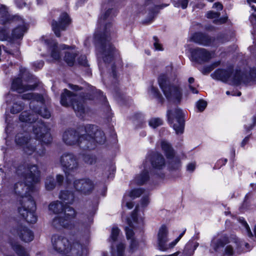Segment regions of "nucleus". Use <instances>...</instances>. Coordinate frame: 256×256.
Here are the masks:
<instances>
[{
  "mask_svg": "<svg viewBox=\"0 0 256 256\" xmlns=\"http://www.w3.org/2000/svg\"><path fill=\"white\" fill-rule=\"evenodd\" d=\"M137 208H136L135 210L132 214L130 218H127V223L130 226V228L126 227V238L128 240H130V250L132 252L137 246V242L134 238V232L132 230L134 226L132 224L133 221L134 222H136L137 221Z\"/></svg>",
  "mask_w": 256,
  "mask_h": 256,
  "instance_id": "obj_16",
  "label": "nucleus"
},
{
  "mask_svg": "<svg viewBox=\"0 0 256 256\" xmlns=\"http://www.w3.org/2000/svg\"><path fill=\"white\" fill-rule=\"evenodd\" d=\"M168 234L167 228L165 226H162L160 228L158 234V244L159 248L161 250L164 251L168 249L166 244L168 240Z\"/></svg>",
  "mask_w": 256,
  "mask_h": 256,
  "instance_id": "obj_20",
  "label": "nucleus"
},
{
  "mask_svg": "<svg viewBox=\"0 0 256 256\" xmlns=\"http://www.w3.org/2000/svg\"><path fill=\"white\" fill-rule=\"evenodd\" d=\"M84 136H81L80 132L72 129L66 130L62 134V140L66 144L72 146L78 144L83 149H88L90 148L88 143L86 140V144H84L82 138Z\"/></svg>",
  "mask_w": 256,
  "mask_h": 256,
  "instance_id": "obj_11",
  "label": "nucleus"
},
{
  "mask_svg": "<svg viewBox=\"0 0 256 256\" xmlns=\"http://www.w3.org/2000/svg\"><path fill=\"white\" fill-rule=\"evenodd\" d=\"M44 43L51 49V56L55 60H59L60 58V52L57 46V43L53 40L46 39Z\"/></svg>",
  "mask_w": 256,
  "mask_h": 256,
  "instance_id": "obj_25",
  "label": "nucleus"
},
{
  "mask_svg": "<svg viewBox=\"0 0 256 256\" xmlns=\"http://www.w3.org/2000/svg\"><path fill=\"white\" fill-rule=\"evenodd\" d=\"M84 160L87 164H92L96 162V159L94 156L88 154L84 156Z\"/></svg>",
  "mask_w": 256,
  "mask_h": 256,
  "instance_id": "obj_45",
  "label": "nucleus"
},
{
  "mask_svg": "<svg viewBox=\"0 0 256 256\" xmlns=\"http://www.w3.org/2000/svg\"><path fill=\"white\" fill-rule=\"evenodd\" d=\"M188 4V0H178L174 2V6L176 7L181 6L183 9L186 8Z\"/></svg>",
  "mask_w": 256,
  "mask_h": 256,
  "instance_id": "obj_46",
  "label": "nucleus"
},
{
  "mask_svg": "<svg viewBox=\"0 0 256 256\" xmlns=\"http://www.w3.org/2000/svg\"><path fill=\"white\" fill-rule=\"evenodd\" d=\"M33 132L36 138L44 144H48L52 142V138L49 130L42 121H38L34 124Z\"/></svg>",
  "mask_w": 256,
  "mask_h": 256,
  "instance_id": "obj_13",
  "label": "nucleus"
},
{
  "mask_svg": "<svg viewBox=\"0 0 256 256\" xmlns=\"http://www.w3.org/2000/svg\"><path fill=\"white\" fill-rule=\"evenodd\" d=\"M78 61V63L81 65H82L84 66H88V62L85 56H82L80 58H79Z\"/></svg>",
  "mask_w": 256,
  "mask_h": 256,
  "instance_id": "obj_52",
  "label": "nucleus"
},
{
  "mask_svg": "<svg viewBox=\"0 0 256 256\" xmlns=\"http://www.w3.org/2000/svg\"><path fill=\"white\" fill-rule=\"evenodd\" d=\"M167 115L168 122L172 124L177 134L182 133L184 129V120L182 111L178 108H176L168 110Z\"/></svg>",
  "mask_w": 256,
  "mask_h": 256,
  "instance_id": "obj_12",
  "label": "nucleus"
},
{
  "mask_svg": "<svg viewBox=\"0 0 256 256\" xmlns=\"http://www.w3.org/2000/svg\"><path fill=\"white\" fill-rule=\"evenodd\" d=\"M242 224L243 226H244L248 236L249 237L252 236V234L250 230V229L248 225L246 223V222L244 220H242Z\"/></svg>",
  "mask_w": 256,
  "mask_h": 256,
  "instance_id": "obj_51",
  "label": "nucleus"
},
{
  "mask_svg": "<svg viewBox=\"0 0 256 256\" xmlns=\"http://www.w3.org/2000/svg\"><path fill=\"white\" fill-rule=\"evenodd\" d=\"M48 209L54 214H60L52 220V224L54 227L68 229H72L74 227L72 220L76 216V212L73 208L64 206L62 202L56 200L49 204Z\"/></svg>",
  "mask_w": 256,
  "mask_h": 256,
  "instance_id": "obj_3",
  "label": "nucleus"
},
{
  "mask_svg": "<svg viewBox=\"0 0 256 256\" xmlns=\"http://www.w3.org/2000/svg\"><path fill=\"white\" fill-rule=\"evenodd\" d=\"M148 92L150 95L158 98L160 99L162 98V94L158 90V88L153 85H152L148 90Z\"/></svg>",
  "mask_w": 256,
  "mask_h": 256,
  "instance_id": "obj_38",
  "label": "nucleus"
},
{
  "mask_svg": "<svg viewBox=\"0 0 256 256\" xmlns=\"http://www.w3.org/2000/svg\"><path fill=\"white\" fill-rule=\"evenodd\" d=\"M189 88L191 90L192 93L194 94H198V90L196 89L194 87L192 86L191 85H189Z\"/></svg>",
  "mask_w": 256,
  "mask_h": 256,
  "instance_id": "obj_64",
  "label": "nucleus"
},
{
  "mask_svg": "<svg viewBox=\"0 0 256 256\" xmlns=\"http://www.w3.org/2000/svg\"><path fill=\"white\" fill-rule=\"evenodd\" d=\"M70 88L76 91L81 90V88L76 85L70 84Z\"/></svg>",
  "mask_w": 256,
  "mask_h": 256,
  "instance_id": "obj_62",
  "label": "nucleus"
},
{
  "mask_svg": "<svg viewBox=\"0 0 256 256\" xmlns=\"http://www.w3.org/2000/svg\"><path fill=\"white\" fill-rule=\"evenodd\" d=\"M18 234L22 240L25 242H29L32 240L34 235L31 230L26 228H21L18 230Z\"/></svg>",
  "mask_w": 256,
  "mask_h": 256,
  "instance_id": "obj_28",
  "label": "nucleus"
},
{
  "mask_svg": "<svg viewBox=\"0 0 256 256\" xmlns=\"http://www.w3.org/2000/svg\"><path fill=\"white\" fill-rule=\"evenodd\" d=\"M54 249L60 253L86 256L87 250L78 242L72 244L66 237L62 235H54L52 238Z\"/></svg>",
  "mask_w": 256,
  "mask_h": 256,
  "instance_id": "obj_6",
  "label": "nucleus"
},
{
  "mask_svg": "<svg viewBox=\"0 0 256 256\" xmlns=\"http://www.w3.org/2000/svg\"><path fill=\"white\" fill-rule=\"evenodd\" d=\"M195 168V164L193 163L189 164L187 166V170L188 171L192 172Z\"/></svg>",
  "mask_w": 256,
  "mask_h": 256,
  "instance_id": "obj_59",
  "label": "nucleus"
},
{
  "mask_svg": "<svg viewBox=\"0 0 256 256\" xmlns=\"http://www.w3.org/2000/svg\"><path fill=\"white\" fill-rule=\"evenodd\" d=\"M220 64V62L218 61L212 64L211 65L206 66L205 68L206 72L208 73L210 72L214 68L218 66Z\"/></svg>",
  "mask_w": 256,
  "mask_h": 256,
  "instance_id": "obj_50",
  "label": "nucleus"
},
{
  "mask_svg": "<svg viewBox=\"0 0 256 256\" xmlns=\"http://www.w3.org/2000/svg\"><path fill=\"white\" fill-rule=\"evenodd\" d=\"M228 243H231L230 245H228L226 246L225 249V254L228 256H232L233 254V248H235L238 250V252L240 251V247L243 245L242 242H240L239 240L236 238H234L231 241L229 240Z\"/></svg>",
  "mask_w": 256,
  "mask_h": 256,
  "instance_id": "obj_27",
  "label": "nucleus"
},
{
  "mask_svg": "<svg viewBox=\"0 0 256 256\" xmlns=\"http://www.w3.org/2000/svg\"><path fill=\"white\" fill-rule=\"evenodd\" d=\"M154 48L156 50H162V47L160 44L158 42V40L156 36L154 37Z\"/></svg>",
  "mask_w": 256,
  "mask_h": 256,
  "instance_id": "obj_53",
  "label": "nucleus"
},
{
  "mask_svg": "<svg viewBox=\"0 0 256 256\" xmlns=\"http://www.w3.org/2000/svg\"><path fill=\"white\" fill-rule=\"evenodd\" d=\"M106 139V138L104 132L98 128L97 130L94 132L93 140H94L100 144H103L104 143Z\"/></svg>",
  "mask_w": 256,
  "mask_h": 256,
  "instance_id": "obj_33",
  "label": "nucleus"
},
{
  "mask_svg": "<svg viewBox=\"0 0 256 256\" xmlns=\"http://www.w3.org/2000/svg\"><path fill=\"white\" fill-rule=\"evenodd\" d=\"M192 38L194 42L204 46H209L212 42L208 36L200 32L196 33Z\"/></svg>",
  "mask_w": 256,
  "mask_h": 256,
  "instance_id": "obj_24",
  "label": "nucleus"
},
{
  "mask_svg": "<svg viewBox=\"0 0 256 256\" xmlns=\"http://www.w3.org/2000/svg\"><path fill=\"white\" fill-rule=\"evenodd\" d=\"M22 98L24 100H31L30 103V108H32V104H34L35 102H40L41 104L44 102L43 96L39 94H36L32 92L26 93L22 96Z\"/></svg>",
  "mask_w": 256,
  "mask_h": 256,
  "instance_id": "obj_26",
  "label": "nucleus"
},
{
  "mask_svg": "<svg viewBox=\"0 0 256 256\" xmlns=\"http://www.w3.org/2000/svg\"><path fill=\"white\" fill-rule=\"evenodd\" d=\"M178 242V240H177L176 239L174 242L170 243L168 245V246H167V247L168 248H173Z\"/></svg>",
  "mask_w": 256,
  "mask_h": 256,
  "instance_id": "obj_63",
  "label": "nucleus"
},
{
  "mask_svg": "<svg viewBox=\"0 0 256 256\" xmlns=\"http://www.w3.org/2000/svg\"><path fill=\"white\" fill-rule=\"evenodd\" d=\"M24 108L23 103L18 100H16L13 104L10 109L12 114H17L20 112Z\"/></svg>",
  "mask_w": 256,
  "mask_h": 256,
  "instance_id": "obj_35",
  "label": "nucleus"
},
{
  "mask_svg": "<svg viewBox=\"0 0 256 256\" xmlns=\"http://www.w3.org/2000/svg\"><path fill=\"white\" fill-rule=\"evenodd\" d=\"M112 8H108L99 18L98 23L100 26L94 34V41L98 56L105 62H109L118 52L110 43V24L107 22Z\"/></svg>",
  "mask_w": 256,
  "mask_h": 256,
  "instance_id": "obj_2",
  "label": "nucleus"
},
{
  "mask_svg": "<svg viewBox=\"0 0 256 256\" xmlns=\"http://www.w3.org/2000/svg\"><path fill=\"white\" fill-rule=\"evenodd\" d=\"M16 144L23 148L24 153L28 155L34 154L38 160L45 156L46 150L42 144L37 140L30 138L27 133H18L15 138Z\"/></svg>",
  "mask_w": 256,
  "mask_h": 256,
  "instance_id": "obj_7",
  "label": "nucleus"
},
{
  "mask_svg": "<svg viewBox=\"0 0 256 256\" xmlns=\"http://www.w3.org/2000/svg\"><path fill=\"white\" fill-rule=\"evenodd\" d=\"M35 86L33 85H24L20 78L14 80L12 84V89L18 93H23L29 90H34Z\"/></svg>",
  "mask_w": 256,
  "mask_h": 256,
  "instance_id": "obj_22",
  "label": "nucleus"
},
{
  "mask_svg": "<svg viewBox=\"0 0 256 256\" xmlns=\"http://www.w3.org/2000/svg\"><path fill=\"white\" fill-rule=\"evenodd\" d=\"M112 0H108V3L106 2V0L102 4V8L106 10L108 8V6H110L112 4Z\"/></svg>",
  "mask_w": 256,
  "mask_h": 256,
  "instance_id": "obj_61",
  "label": "nucleus"
},
{
  "mask_svg": "<svg viewBox=\"0 0 256 256\" xmlns=\"http://www.w3.org/2000/svg\"><path fill=\"white\" fill-rule=\"evenodd\" d=\"M19 21L18 26L12 32L14 38H20L23 36L26 30L24 20L18 16H12L10 14L8 8L4 5L0 6V24H6L10 22Z\"/></svg>",
  "mask_w": 256,
  "mask_h": 256,
  "instance_id": "obj_8",
  "label": "nucleus"
},
{
  "mask_svg": "<svg viewBox=\"0 0 256 256\" xmlns=\"http://www.w3.org/2000/svg\"><path fill=\"white\" fill-rule=\"evenodd\" d=\"M162 124V121L159 118H152L149 121V125L153 128H156Z\"/></svg>",
  "mask_w": 256,
  "mask_h": 256,
  "instance_id": "obj_41",
  "label": "nucleus"
},
{
  "mask_svg": "<svg viewBox=\"0 0 256 256\" xmlns=\"http://www.w3.org/2000/svg\"><path fill=\"white\" fill-rule=\"evenodd\" d=\"M212 8H216L218 10H222L223 6L220 3L216 2L214 4Z\"/></svg>",
  "mask_w": 256,
  "mask_h": 256,
  "instance_id": "obj_57",
  "label": "nucleus"
},
{
  "mask_svg": "<svg viewBox=\"0 0 256 256\" xmlns=\"http://www.w3.org/2000/svg\"><path fill=\"white\" fill-rule=\"evenodd\" d=\"M220 13L219 12H214L213 11H209L206 14V16L208 18H219Z\"/></svg>",
  "mask_w": 256,
  "mask_h": 256,
  "instance_id": "obj_48",
  "label": "nucleus"
},
{
  "mask_svg": "<svg viewBox=\"0 0 256 256\" xmlns=\"http://www.w3.org/2000/svg\"><path fill=\"white\" fill-rule=\"evenodd\" d=\"M2 48L4 53L12 54H14V53H16L18 52V46H14V45L11 43L9 44L8 48L2 46Z\"/></svg>",
  "mask_w": 256,
  "mask_h": 256,
  "instance_id": "obj_39",
  "label": "nucleus"
},
{
  "mask_svg": "<svg viewBox=\"0 0 256 256\" xmlns=\"http://www.w3.org/2000/svg\"><path fill=\"white\" fill-rule=\"evenodd\" d=\"M56 186L54 179L53 177L48 176L45 182V187L46 190H52Z\"/></svg>",
  "mask_w": 256,
  "mask_h": 256,
  "instance_id": "obj_37",
  "label": "nucleus"
},
{
  "mask_svg": "<svg viewBox=\"0 0 256 256\" xmlns=\"http://www.w3.org/2000/svg\"><path fill=\"white\" fill-rule=\"evenodd\" d=\"M148 203V196H144L142 200V204L144 206H146Z\"/></svg>",
  "mask_w": 256,
  "mask_h": 256,
  "instance_id": "obj_60",
  "label": "nucleus"
},
{
  "mask_svg": "<svg viewBox=\"0 0 256 256\" xmlns=\"http://www.w3.org/2000/svg\"><path fill=\"white\" fill-rule=\"evenodd\" d=\"M14 250L17 253L18 256H28L25 250L17 243L12 244Z\"/></svg>",
  "mask_w": 256,
  "mask_h": 256,
  "instance_id": "obj_36",
  "label": "nucleus"
},
{
  "mask_svg": "<svg viewBox=\"0 0 256 256\" xmlns=\"http://www.w3.org/2000/svg\"><path fill=\"white\" fill-rule=\"evenodd\" d=\"M59 198L66 204H72L74 201V194L72 192L63 190L60 192Z\"/></svg>",
  "mask_w": 256,
  "mask_h": 256,
  "instance_id": "obj_30",
  "label": "nucleus"
},
{
  "mask_svg": "<svg viewBox=\"0 0 256 256\" xmlns=\"http://www.w3.org/2000/svg\"><path fill=\"white\" fill-rule=\"evenodd\" d=\"M64 60L70 66L74 65L75 62V58L76 56V52L73 50H70L64 52Z\"/></svg>",
  "mask_w": 256,
  "mask_h": 256,
  "instance_id": "obj_31",
  "label": "nucleus"
},
{
  "mask_svg": "<svg viewBox=\"0 0 256 256\" xmlns=\"http://www.w3.org/2000/svg\"><path fill=\"white\" fill-rule=\"evenodd\" d=\"M124 246L122 244H120L117 246L116 251L113 254L114 256H124Z\"/></svg>",
  "mask_w": 256,
  "mask_h": 256,
  "instance_id": "obj_42",
  "label": "nucleus"
},
{
  "mask_svg": "<svg viewBox=\"0 0 256 256\" xmlns=\"http://www.w3.org/2000/svg\"><path fill=\"white\" fill-rule=\"evenodd\" d=\"M130 197L127 194H125L124 196L122 206H124V204L128 209H131L134 206V204L132 202H129V198Z\"/></svg>",
  "mask_w": 256,
  "mask_h": 256,
  "instance_id": "obj_43",
  "label": "nucleus"
},
{
  "mask_svg": "<svg viewBox=\"0 0 256 256\" xmlns=\"http://www.w3.org/2000/svg\"><path fill=\"white\" fill-rule=\"evenodd\" d=\"M158 85L168 100L180 102L182 97V90L180 82L176 76H168L161 74L158 78Z\"/></svg>",
  "mask_w": 256,
  "mask_h": 256,
  "instance_id": "obj_4",
  "label": "nucleus"
},
{
  "mask_svg": "<svg viewBox=\"0 0 256 256\" xmlns=\"http://www.w3.org/2000/svg\"><path fill=\"white\" fill-rule=\"evenodd\" d=\"M120 232V230L118 228L114 226L112 228L110 238L112 241L114 242L116 240Z\"/></svg>",
  "mask_w": 256,
  "mask_h": 256,
  "instance_id": "obj_44",
  "label": "nucleus"
},
{
  "mask_svg": "<svg viewBox=\"0 0 256 256\" xmlns=\"http://www.w3.org/2000/svg\"><path fill=\"white\" fill-rule=\"evenodd\" d=\"M147 160L150 162L152 167L156 170H162L165 167V160L164 156L160 154L157 152L152 153L146 158V162L144 164V167L146 169V163Z\"/></svg>",
  "mask_w": 256,
  "mask_h": 256,
  "instance_id": "obj_19",
  "label": "nucleus"
},
{
  "mask_svg": "<svg viewBox=\"0 0 256 256\" xmlns=\"http://www.w3.org/2000/svg\"><path fill=\"white\" fill-rule=\"evenodd\" d=\"M70 22V18L66 13H63L60 15L58 22L54 20L52 22V30L58 37L60 36V31L64 30Z\"/></svg>",
  "mask_w": 256,
  "mask_h": 256,
  "instance_id": "obj_18",
  "label": "nucleus"
},
{
  "mask_svg": "<svg viewBox=\"0 0 256 256\" xmlns=\"http://www.w3.org/2000/svg\"><path fill=\"white\" fill-rule=\"evenodd\" d=\"M32 112L25 111L22 112L20 116V120L22 122L32 123L35 122L38 117V114L42 117L48 118L50 116V112L45 108H42L40 110L33 108Z\"/></svg>",
  "mask_w": 256,
  "mask_h": 256,
  "instance_id": "obj_14",
  "label": "nucleus"
},
{
  "mask_svg": "<svg viewBox=\"0 0 256 256\" xmlns=\"http://www.w3.org/2000/svg\"><path fill=\"white\" fill-rule=\"evenodd\" d=\"M16 2L17 6L20 8H22L26 5V3L23 0H16Z\"/></svg>",
  "mask_w": 256,
  "mask_h": 256,
  "instance_id": "obj_56",
  "label": "nucleus"
},
{
  "mask_svg": "<svg viewBox=\"0 0 256 256\" xmlns=\"http://www.w3.org/2000/svg\"><path fill=\"white\" fill-rule=\"evenodd\" d=\"M228 19L227 16L221 18L219 19H216L214 20V22L216 24H222L225 23Z\"/></svg>",
  "mask_w": 256,
  "mask_h": 256,
  "instance_id": "obj_54",
  "label": "nucleus"
},
{
  "mask_svg": "<svg viewBox=\"0 0 256 256\" xmlns=\"http://www.w3.org/2000/svg\"><path fill=\"white\" fill-rule=\"evenodd\" d=\"M192 60L199 64L206 62L213 58V54L204 48H196L191 51Z\"/></svg>",
  "mask_w": 256,
  "mask_h": 256,
  "instance_id": "obj_17",
  "label": "nucleus"
},
{
  "mask_svg": "<svg viewBox=\"0 0 256 256\" xmlns=\"http://www.w3.org/2000/svg\"><path fill=\"white\" fill-rule=\"evenodd\" d=\"M149 179L148 172L144 170L142 174L136 178V181L138 184H143Z\"/></svg>",
  "mask_w": 256,
  "mask_h": 256,
  "instance_id": "obj_34",
  "label": "nucleus"
},
{
  "mask_svg": "<svg viewBox=\"0 0 256 256\" xmlns=\"http://www.w3.org/2000/svg\"><path fill=\"white\" fill-rule=\"evenodd\" d=\"M8 37V32L6 29L0 30V40H7Z\"/></svg>",
  "mask_w": 256,
  "mask_h": 256,
  "instance_id": "obj_49",
  "label": "nucleus"
},
{
  "mask_svg": "<svg viewBox=\"0 0 256 256\" xmlns=\"http://www.w3.org/2000/svg\"><path fill=\"white\" fill-rule=\"evenodd\" d=\"M22 166L17 170L18 175H22L25 182H18L14 186V192L20 197V206L18 208L20 214L29 223H35L37 216L35 214V202L30 194L35 190L34 184L40 181V171L36 164L28 165L22 172Z\"/></svg>",
  "mask_w": 256,
  "mask_h": 256,
  "instance_id": "obj_1",
  "label": "nucleus"
},
{
  "mask_svg": "<svg viewBox=\"0 0 256 256\" xmlns=\"http://www.w3.org/2000/svg\"><path fill=\"white\" fill-rule=\"evenodd\" d=\"M60 104L62 106L68 107L72 106L76 116L83 118L85 113L84 100L66 89L61 95Z\"/></svg>",
  "mask_w": 256,
  "mask_h": 256,
  "instance_id": "obj_9",
  "label": "nucleus"
},
{
  "mask_svg": "<svg viewBox=\"0 0 256 256\" xmlns=\"http://www.w3.org/2000/svg\"><path fill=\"white\" fill-rule=\"evenodd\" d=\"M56 178L57 182L58 184H62L64 180V176L60 174H58L56 176Z\"/></svg>",
  "mask_w": 256,
  "mask_h": 256,
  "instance_id": "obj_55",
  "label": "nucleus"
},
{
  "mask_svg": "<svg viewBox=\"0 0 256 256\" xmlns=\"http://www.w3.org/2000/svg\"><path fill=\"white\" fill-rule=\"evenodd\" d=\"M161 148L168 159H170L174 156V150L168 142L162 140L161 141Z\"/></svg>",
  "mask_w": 256,
  "mask_h": 256,
  "instance_id": "obj_29",
  "label": "nucleus"
},
{
  "mask_svg": "<svg viewBox=\"0 0 256 256\" xmlns=\"http://www.w3.org/2000/svg\"><path fill=\"white\" fill-rule=\"evenodd\" d=\"M144 192V190L142 188L134 189L130 191V194H128L130 198L134 199L136 198L139 197Z\"/></svg>",
  "mask_w": 256,
  "mask_h": 256,
  "instance_id": "obj_40",
  "label": "nucleus"
},
{
  "mask_svg": "<svg viewBox=\"0 0 256 256\" xmlns=\"http://www.w3.org/2000/svg\"><path fill=\"white\" fill-rule=\"evenodd\" d=\"M98 126L92 124H88L84 127L85 134H80L81 136H84L82 140L84 144H86V140L88 143V146L91 148V142L93 141V138L94 132L97 130Z\"/></svg>",
  "mask_w": 256,
  "mask_h": 256,
  "instance_id": "obj_23",
  "label": "nucleus"
},
{
  "mask_svg": "<svg viewBox=\"0 0 256 256\" xmlns=\"http://www.w3.org/2000/svg\"><path fill=\"white\" fill-rule=\"evenodd\" d=\"M75 189L82 194H90L94 188V182L90 178H84L76 180L74 182Z\"/></svg>",
  "mask_w": 256,
  "mask_h": 256,
  "instance_id": "obj_15",
  "label": "nucleus"
},
{
  "mask_svg": "<svg viewBox=\"0 0 256 256\" xmlns=\"http://www.w3.org/2000/svg\"><path fill=\"white\" fill-rule=\"evenodd\" d=\"M229 242V240L226 236H223L220 238H214L212 240L210 251L211 252H218Z\"/></svg>",
  "mask_w": 256,
  "mask_h": 256,
  "instance_id": "obj_21",
  "label": "nucleus"
},
{
  "mask_svg": "<svg viewBox=\"0 0 256 256\" xmlns=\"http://www.w3.org/2000/svg\"><path fill=\"white\" fill-rule=\"evenodd\" d=\"M168 160V168L170 170H177L180 168L181 164L178 158L174 156L172 158Z\"/></svg>",
  "mask_w": 256,
  "mask_h": 256,
  "instance_id": "obj_32",
  "label": "nucleus"
},
{
  "mask_svg": "<svg viewBox=\"0 0 256 256\" xmlns=\"http://www.w3.org/2000/svg\"><path fill=\"white\" fill-rule=\"evenodd\" d=\"M60 162L66 176L76 172L80 167L78 159L70 152H64L60 157Z\"/></svg>",
  "mask_w": 256,
  "mask_h": 256,
  "instance_id": "obj_10",
  "label": "nucleus"
},
{
  "mask_svg": "<svg viewBox=\"0 0 256 256\" xmlns=\"http://www.w3.org/2000/svg\"><path fill=\"white\" fill-rule=\"evenodd\" d=\"M207 103L204 100H200L196 103V107L200 112L203 111L206 108Z\"/></svg>",
  "mask_w": 256,
  "mask_h": 256,
  "instance_id": "obj_47",
  "label": "nucleus"
},
{
  "mask_svg": "<svg viewBox=\"0 0 256 256\" xmlns=\"http://www.w3.org/2000/svg\"><path fill=\"white\" fill-rule=\"evenodd\" d=\"M212 78L222 80H228L232 81L235 84H239L242 82L248 83L252 80L256 81V68L252 69L249 76H247L240 71H232V68L225 70L218 69L212 74Z\"/></svg>",
  "mask_w": 256,
  "mask_h": 256,
  "instance_id": "obj_5",
  "label": "nucleus"
},
{
  "mask_svg": "<svg viewBox=\"0 0 256 256\" xmlns=\"http://www.w3.org/2000/svg\"><path fill=\"white\" fill-rule=\"evenodd\" d=\"M44 66V62L42 60L36 62L34 64V66L36 67V68H41Z\"/></svg>",
  "mask_w": 256,
  "mask_h": 256,
  "instance_id": "obj_58",
  "label": "nucleus"
}]
</instances>
